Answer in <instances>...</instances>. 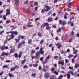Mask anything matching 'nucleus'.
<instances>
[{
    "label": "nucleus",
    "instance_id": "nucleus-13",
    "mask_svg": "<svg viewBox=\"0 0 79 79\" xmlns=\"http://www.w3.org/2000/svg\"><path fill=\"white\" fill-rule=\"evenodd\" d=\"M77 67H79V64L77 63L75 66V68H77Z\"/></svg>",
    "mask_w": 79,
    "mask_h": 79
},
{
    "label": "nucleus",
    "instance_id": "nucleus-64",
    "mask_svg": "<svg viewBox=\"0 0 79 79\" xmlns=\"http://www.w3.org/2000/svg\"><path fill=\"white\" fill-rule=\"evenodd\" d=\"M54 77L52 76V77H50V79H54Z\"/></svg>",
    "mask_w": 79,
    "mask_h": 79
},
{
    "label": "nucleus",
    "instance_id": "nucleus-24",
    "mask_svg": "<svg viewBox=\"0 0 79 79\" xmlns=\"http://www.w3.org/2000/svg\"><path fill=\"white\" fill-rule=\"evenodd\" d=\"M14 56L15 58H18V55L17 53H15V54H14Z\"/></svg>",
    "mask_w": 79,
    "mask_h": 79
},
{
    "label": "nucleus",
    "instance_id": "nucleus-50",
    "mask_svg": "<svg viewBox=\"0 0 79 79\" xmlns=\"http://www.w3.org/2000/svg\"><path fill=\"white\" fill-rule=\"evenodd\" d=\"M10 20H7L6 21V24H8V23H10Z\"/></svg>",
    "mask_w": 79,
    "mask_h": 79
},
{
    "label": "nucleus",
    "instance_id": "nucleus-5",
    "mask_svg": "<svg viewBox=\"0 0 79 79\" xmlns=\"http://www.w3.org/2000/svg\"><path fill=\"white\" fill-rule=\"evenodd\" d=\"M59 64L61 65L62 66H63L64 64V60H63L62 61H59L58 62Z\"/></svg>",
    "mask_w": 79,
    "mask_h": 79
},
{
    "label": "nucleus",
    "instance_id": "nucleus-60",
    "mask_svg": "<svg viewBox=\"0 0 79 79\" xmlns=\"http://www.w3.org/2000/svg\"><path fill=\"white\" fill-rule=\"evenodd\" d=\"M61 29L59 28L57 30V32H60V31H61Z\"/></svg>",
    "mask_w": 79,
    "mask_h": 79
},
{
    "label": "nucleus",
    "instance_id": "nucleus-9",
    "mask_svg": "<svg viewBox=\"0 0 79 79\" xmlns=\"http://www.w3.org/2000/svg\"><path fill=\"white\" fill-rule=\"evenodd\" d=\"M38 35L39 37H42V33L40 32H39L38 34Z\"/></svg>",
    "mask_w": 79,
    "mask_h": 79
},
{
    "label": "nucleus",
    "instance_id": "nucleus-36",
    "mask_svg": "<svg viewBox=\"0 0 79 79\" xmlns=\"http://www.w3.org/2000/svg\"><path fill=\"white\" fill-rule=\"evenodd\" d=\"M21 52H20L19 55H18V58H21Z\"/></svg>",
    "mask_w": 79,
    "mask_h": 79
},
{
    "label": "nucleus",
    "instance_id": "nucleus-41",
    "mask_svg": "<svg viewBox=\"0 0 79 79\" xmlns=\"http://www.w3.org/2000/svg\"><path fill=\"white\" fill-rule=\"evenodd\" d=\"M43 42H44V40L42 39L40 41V44H42V43H43Z\"/></svg>",
    "mask_w": 79,
    "mask_h": 79
},
{
    "label": "nucleus",
    "instance_id": "nucleus-62",
    "mask_svg": "<svg viewBox=\"0 0 79 79\" xmlns=\"http://www.w3.org/2000/svg\"><path fill=\"white\" fill-rule=\"evenodd\" d=\"M77 55H78L77 54H76V55L74 56V58L75 59V58H76V57L77 56Z\"/></svg>",
    "mask_w": 79,
    "mask_h": 79
},
{
    "label": "nucleus",
    "instance_id": "nucleus-47",
    "mask_svg": "<svg viewBox=\"0 0 79 79\" xmlns=\"http://www.w3.org/2000/svg\"><path fill=\"white\" fill-rule=\"evenodd\" d=\"M72 63H74V58H72Z\"/></svg>",
    "mask_w": 79,
    "mask_h": 79
},
{
    "label": "nucleus",
    "instance_id": "nucleus-37",
    "mask_svg": "<svg viewBox=\"0 0 79 79\" xmlns=\"http://www.w3.org/2000/svg\"><path fill=\"white\" fill-rule=\"evenodd\" d=\"M71 4V2H70L69 3V5L67 6L69 7V8H71V6H70V5Z\"/></svg>",
    "mask_w": 79,
    "mask_h": 79
},
{
    "label": "nucleus",
    "instance_id": "nucleus-53",
    "mask_svg": "<svg viewBox=\"0 0 79 79\" xmlns=\"http://www.w3.org/2000/svg\"><path fill=\"white\" fill-rule=\"evenodd\" d=\"M29 2V1H28V0H27L25 2H24V4H26L27 3Z\"/></svg>",
    "mask_w": 79,
    "mask_h": 79
},
{
    "label": "nucleus",
    "instance_id": "nucleus-21",
    "mask_svg": "<svg viewBox=\"0 0 79 79\" xmlns=\"http://www.w3.org/2000/svg\"><path fill=\"white\" fill-rule=\"evenodd\" d=\"M77 52H78V50H75L73 52V53L74 54H77Z\"/></svg>",
    "mask_w": 79,
    "mask_h": 79
},
{
    "label": "nucleus",
    "instance_id": "nucleus-32",
    "mask_svg": "<svg viewBox=\"0 0 79 79\" xmlns=\"http://www.w3.org/2000/svg\"><path fill=\"white\" fill-rule=\"evenodd\" d=\"M48 62V60H47L44 61V62L43 63V66H44V64H45V63H47Z\"/></svg>",
    "mask_w": 79,
    "mask_h": 79
},
{
    "label": "nucleus",
    "instance_id": "nucleus-54",
    "mask_svg": "<svg viewBox=\"0 0 79 79\" xmlns=\"http://www.w3.org/2000/svg\"><path fill=\"white\" fill-rule=\"evenodd\" d=\"M5 32V31L3 30L0 33V35H1L2 34H3V32Z\"/></svg>",
    "mask_w": 79,
    "mask_h": 79
},
{
    "label": "nucleus",
    "instance_id": "nucleus-2",
    "mask_svg": "<svg viewBox=\"0 0 79 79\" xmlns=\"http://www.w3.org/2000/svg\"><path fill=\"white\" fill-rule=\"evenodd\" d=\"M42 70L44 72H46L48 70V67L46 66H43Z\"/></svg>",
    "mask_w": 79,
    "mask_h": 79
},
{
    "label": "nucleus",
    "instance_id": "nucleus-26",
    "mask_svg": "<svg viewBox=\"0 0 79 79\" xmlns=\"http://www.w3.org/2000/svg\"><path fill=\"white\" fill-rule=\"evenodd\" d=\"M15 69V67H12L11 68L10 71H14Z\"/></svg>",
    "mask_w": 79,
    "mask_h": 79
},
{
    "label": "nucleus",
    "instance_id": "nucleus-30",
    "mask_svg": "<svg viewBox=\"0 0 79 79\" xmlns=\"http://www.w3.org/2000/svg\"><path fill=\"white\" fill-rule=\"evenodd\" d=\"M2 67L4 68H8V65H5L2 66Z\"/></svg>",
    "mask_w": 79,
    "mask_h": 79
},
{
    "label": "nucleus",
    "instance_id": "nucleus-38",
    "mask_svg": "<svg viewBox=\"0 0 79 79\" xmlns=\"http://www.w3.org/2000/svg\"><path fill=\"white\" fill-rule=\"evenodd\" d=\"M58 56H55L54 57V59H55L56 60H58Z\"/></svg>",
    "mask_w": 79,
    "mask_h": 79
},
{
    "label": "nucleus",
    "instance_id": "nucleus-34",
    "mask_svg": "<svg viewBox=\"0 0 79 79\" xmlns=\"http://www.w3.org/2000/svg\"><path fill=\"white\" fill-rule=\"evenodd\" d=\"M45 11H46V9H44L42 10L41 13L45 12Z\"/></svg>",
    "mask_w": 79,
    "mask_h": 79
},
{
    "label": "nucleus",
    "instance_id": "nucleus-52",
    "mask_svg": "<svg viewBox=\"0 0 79 79\" xmlns=\"http://www.w3.org/2000/svg\"><path fill=\"white\" fill-rule=\"evenodd\" d=\"M66 10L67 11H71V9H69V8H68Z\"/></svg>",
    "mask_w": 79,
    "mask_h": 79
},
{
    "label": "nucleus",
    "instance_id": "nucleus-12",
    "mask_svg": "<svg viewBox=\"0 0 79 79\" xmlns=\"http://www.w3.org/2000/svg\"><path fill=\"white\" fill-rule=\"evenodd\" d=\"M52 18H48V22H50V21H52Z\"/></svg>",
    "mask_w": 79,
    "mask_h": 79
},
{
    "label": "nucleus",
    "instance_id": "nucleus-40",
    "mask_svg": "<svg viewBox=\"0 0 79 79\" xmlns=\"http://www.w3.org/2000/svg\"><path fill=\"white\" fill-rule=\"evenodd\" d=\"M35 50H31V53L32 54H33V53H35Z\"/></svg>",
    "mask_w": 79,
    "mask_h": 79
},
{
    "label": "nucleus",
    "instance_id": "nucleus-16",
    "mask_svg": "<svg viewBox=\"0 0 79 79\" xmlns=\"http://www.w3.org/2000/svg\"><path fill=\"white\" fill-rule=\"evenodd\" d=\"M24 37V36H19L18 37V39H19L20 38L22 39H23Z\"/></svg>",
    "mask_w": 79,
    "mask_h": 79
},
{
    "label": "nucleus",
    "instance_id": "nucleus-51",
    "mask_svg": "<svg viewBox=\"0 0 79 79\" xmlns=\"http://www.w3.org/2000/svg\"><path fill=\"white\" fill-rule=\"evenodd\" d=\"M28 68V66L27 65H25L23 66V68Z\"/></svg>",
    "mask_w": 79,
    "mask_h": 79
},
{
    "label": "nucleus",
    "instance_id": "nucleus-59",
    "mask_svg": "<svg viewBox=\"0 0 79 79\" xmlns=\"http://www.w3.org/2000/svg\"><path fill=\"white\" fill-rule=\"evenodd\" d=\"M61 68L62 69H65V67H64V66H62L61 67Z\"/></svg>",
    "mask_w": 79,
    "mask_h": 79
},
{
    "label": "nucleus",
    "instance_id": "nucleus-49",
    "mask_svg": "<svg viewBox=\"0 0 79 79\" xmlns=\"http://www.w3.org/2000/svg\"><path fill=\"white\" fill-rule=\"evenodd\" d=\"M11 39H13V38H14V37H15V36H14V35L12 34L11 35Z\"/></svg>",
    "mask_w": 79,
    "mask_h": 79
},
{
    "label": "nucleus",
    "instance_id": "nucleus-11",
    "mask_svg": "<svg viewBox=\"0 0 79 79\" xmlns=\"http://www.w3.org/2000/svg\"><path fill=\"white\" fill-rule=\"evenodd\" d=\"M62 24L63 26H64L65 25H66V22L65 21H64L62 22Z\"/></svg>",
    "mask_w": 79,
    "mask_h": 79
},
{
    "label": "nucleus",
    "instance_id": "nucleus-20",
    "mask_svg": "<svg viewBox=\"0 0 79 79\" xmlns=\"http://www.w3.org/2000/svg\"><path fill=\"white\" fill-rule=\"evenodd\" d=\"M34 67H37L38 66V64H35L33 65Z\"/></svg>",
    "mask_w": 79,
    "mask_h": 79
},
{
    "label": "nucleus",
    "instance_id": "nucleus-46",
    "mask_svg": "<svg viewBox=\"0 0 79 79\" xmlns=\"http://www.w3.org/2000/svg\"><path fill=\"white\" fill-rule=\"evenodd\" d=\"M35 76H36V73L32 74L31 75V76H33L34 77H35Z\"/></svg>",
    "mask_w": 79,
    "mask_h": 79
},
{
    "label": "nucleus",
    "instance_id": "nucleus-10",
    "mask_svg": "<svg viewBox=\"0 0 79 79\" xmlns=\"http://www.w3.org/2000/svg\"><path fill=\"white\" fill-rule=\"evenodd\" d=\"M13 52H15V49L13 48V49H11L10 50V53H13Z\"/></svg>",
    "mask_w": 79,
    "mask_h": 79
},
{
    "label": "nucleus",
    "instance_id": "nucleus-55",
    "mask_svg": "<svg viewBox=\"0 0 79 79\" xmlns=\"http://www.w3.org/2000/svg\"><path fill=\"white\" fill-rule=\"evenodd\" d=\"M74 34V32H72L71 34H70V35H73Z\"/></svg>",
    "mask_w": 79,
    "mask_h": 79
},
{
    "label": "nucleus",
    "instance_id": "nucleus-31",
    "mask_svg": "<svg viewBox=\"0 0 79 79\" xmlns=\"http://www.w3.org/2000/svg\"><path fill=\"white\" fill-rule=\"evenodd\" d=\"M41 69H42V66H39L38 70H39V71H41Z\"/></svg>",
    "mask_w": 79,
    "mask_h": 79
},
{
    "label": "nucleus",
    "instance_id": "nucleus-61",
    "mask_svg": "<svg viewBox=\"0 0 79 79\" xmlns=\"http://www.w3.org/2000/svg\"><path fill=\"white\" fill-rule=\"evenodd\" d=\"M67 52H68V53H69V52H70V49H67Z\"/></svg>",
    "mask_w": 79,
    "mask_h": 79
},
{
    "label": "nucleus",
    "instance_id": "nucleus-56",
    "mask_svg": "<svg viewBox=\"0 0 79 79\" xmlns=\"http://www.w3.org/2000/svg\"><path fill=\"white\" fill-rule=\"evenodd\" d=\"M65 62L66 63H68V62H69L68 60L67 59H65Z\"/></svg>",
    "mask_w": 79,
    "mask_h": 79
},
{
    "label": "nucleus",
    "instance_id": "nucleus-3",
    "mask_svg": "<svg viewBox=\"0 0 79 79\" xmlns=\"http://www.w3.org/2000/svg\"><path fill=\"white\" fill-rule=\"evenodd\" d=\"M50 77V75L48 73H45L44 75V77H45V78L48 79V78H49Z\"/></svg>",
    "mask_w": 79,
    "mask_h": 79
},
{
    "label": "nucleus",
    "instance_id": "nucleus-25",
    "mask_svg": "<svg viewBox=\"0 0 79 79\" xmlns=\"http://www.w3.org/2000/svg\"><path fill=\"white\" fill-rule=\"evenodd\" d=\"M35 56L36 57V60L39 59V58H40V56L36 55Z\"/></svg>",
    "mask_w": 79,
    "mask_h": 79
},
{
    "label": "nucleus",
    "instance_id": "nucleus-39",
    "mask_svg": "<svg viewBox=\"0 0 79 79\" xmlns=\"http://www.w3.org/2000/svg\"><path fill=\"white\" fill-rule=\"evenodd\" d=\"M22 45V44L21 43H19V44L18 45V48H20V47Z\"/></svg>",
    "mask_w": 79,
    "mask_h": 79
},
{
    "label": "nucleus",
    "instance_id": "nucleus-44",
    "mask_svg": "<svg viewBox=\"0 0 79 79\" xmlns=\"http://www.w3.org/2000/svg\"><path fill=\"white\" fill-rule=\"evenodd\" d=\"M31 42H32V40H28V44H31Z\"/></svg>",
    "mask_w": 79,
    "mask_h": 79
},
{
    "label": "nucleus",
    "instance_id": "nucleus-27",
    "mask_svg": "<svg viewBox=\"0 0 79 79\" xmlns=\"http://www.w3.org/2000/svg\"><path fill=\"white\" fill-rule=\"evenodd\" d=\"M50 29H51V27L49 26L47 27L46 28V30H48V29L50 30Z\"/></svg>",
    "mask_w": 79,
    "mask_h": 79
},
{
    "label": "nucleus",
    "instance_id": "nucleus-45",
    "mask_svg": "<svg viewBox=\"0 0 79 79\" xmlns=\"http://www.w3.org/2000/svg\"><path fill=\"white\" fill-rule=\"evenodd\" d=\"M43 60H44V57H41L40 59V60L41 61H43Z\"/></svg>",
    "mask_w": 79,
    "mask_h": 79
},
{
    "label": "nucleus",
    "instance_id": "nucleus-58",
    "mask_svg": "<svg viewBox=\"0 0 79 79\" xmlns=\"http://www.w3.org/2000/svg\"><path fill=\"white\" fill-rule=\"evenodd\" d=\"M52 46H53V44H51L49 46V47H52Z\"/></svg>",
    "mask_w": 79,
    "mask_h": 79
},
{
    "label": "nucleus",
    "instance_id": "nucleus-15",
    "mask_svg": "<svg viewBox=\"0 0 79 79\" xmlns=\"http://www.w3.org/2000/svg\"><path fill=\"white\" fill-rule=\"evenodd\" d=\"M6 16H7V15H5L3 16V18L4 20H6Z\"/></svg>",
    "mask_w": 79,
    "mask_h": 79
},
{
    "label": "nucleus",
    "instance_id": "nucleus-29",
    "mask_svg": "<svg viewBox=\"0 0 79 79\" xmlns=\"http://www.w3.org/2000/svg\"><path fill=\"white\" fill-rule=\"evenodd\" d=\"M19 2V0H15V3L16 5H18V4Z\"/></svg>",
    "mask_w": 79,
    "mask_h": 79
},
{
    "label": "nucleus",
    "instance_id": "nucleus-63",
    "mask_svg": "<svg viewBox=\"0 0 79 79\" xmlns=\"http://www.w3.org/2000/svg\"><path fill=\"white\" fill-rule=\"evenodd\" d=\"M3 74V72H2L0 73V76H2Z\"/></svg>",
    "mask_w": 79,
    "mask_h": 79
},
{
    "label": "nucleus",
    "instance_id": "nucleus-22",
    "mask_svg": "<svg viewBox=\"0 0 79 79\" xmlns=\"http://www.w3.org/2000/svg\"><path fill=\"white\" fill-rule=\"evenodd\" d=\"M40 52L39 51H37V53H36V55H38L40 56Z\"/></svg>",
    "mask_w": 79,
    "mask_h": 79
},
{
    "label": "nucleus",
    "instance_id": "nucleus-42",
    "mask_svg": "<svg viewBox=\"0 0 79 79\" xmlns=\"http://www.w3.org/2000/svg\"><path fill=\"white\" fill-rule=\"evenodd\" d=\"M54 73L56 74V75H58V73L56 71H54Z\"/></svg>",
    "mask_w": 79,
    "mask_h": 79
},
{
    "label": "nucleus",
    "instance_id": "nucleus-33",
    "mask_svg": "<svg viewBox=\"0 0 79 79\" xmlns=\"http://www.w3.org/2000/svg\"><path fill=\"white\" fill-rule=\"evenodd\" d=\"M50 58V55L46 57V60H48V59H49V58Z\"/></svg>",
    "mask_w": 79,
    "mask_h": 79
},
{
    "label": "nucleus",
    "instance_id": "nucleus-57",
    "mask_svg": "<svg viewBox=\"0 0 79 79\" xmlns=\"http://www.w3.org/2000/svg\"><path fill=\"white\" fill-rule=\"evenodd\" d=\"M54 66L55 68H57V65H56V64H54Z\"/></svg>",
    "mask_w": 79,
    "mask_h": 79
},
{
    "label": "nucleus",
    "instance_id": "nucleus-19",
    "mask_svg": "<svg viewBox=\"0 0 79 79\" xmlns=\"http://www.w3.org/2000/svg\"><path fill=\"white\" fill-rule=\"evenodd\" d=\"M9 76L10 77H14V75H12V74L10 73L9 74Z\"/></svg>",
    "mask_w": 79,
    "mask_h": 79
},
{
    "label": "nucleus",
    "instance_id": "nucleus-17",
    "mask_svg": "<svg viewBox=\"0 0 79 79\" xmlns=\"http://www.w3.org/2000/svg\"><path fill=\"white\" fill-rule=\"evenodd\" d=\"M67 79H70V74L68 73L67 74Z\"/></svg>",
    "mask_w": 79,
    "mask_h": 79
},
{
    "label": "nucleus",
    "instance_id": "nucleus-6",
    "mask_svg": "<svg viewBox=\"0 0 79 79\" xmlns=\"http://www.w3.org/2000/svg\"><path fill=\"white\" fill-rule=\"evenodd\" d=\"M43 48H41L40 49V54L41 55H43L44 53V51H43Z\"/></svg>",
    "mask_w": 79,
    "mask_h": 79
},
{
    "label": "nucleus",
    "instance_id": "nucleus-7",
    "mask_svg": "<svg viewBox=\"0 0 79 79\" xmlns=\"http://www.w3.org/2000/svg\"><path fill=\"white\" fill-rule=\"evenodd\" d=\"M9 54L8 53H6L5 52H3L1 54V56H3L4 55L6 56H8Z\"/></svg>",
    "mask_w": 79,
    "mask_h": 79
},
{
    "label": "nucleus",
    "instance_id": "nucleus-1",
    "mask_svg": "<svg viewBox=\"0 0 79 79\" xmlns=\"http://www.w3.org/2000/svg\"><path fill=\"white\" fill-rule=\"evenodd\" d=\"M8 49V46L5 47L4 46H1L0 48V49L1 50H7Z\"/></svg>",
    "mask_w": 79,
    "mask_h": 79
},
{
    "label": "nucleus",
    "instance_id": "nucleus-35",
    "mask_svg": "<svg viewBox=\"0 0 79 79\" xmlns=\"http://www.w3.org/2000/svg\"><path fill=\"white\" fill-rule=\"evenodd\" d=\"M25 10L27 12H28V11H30V9H29V8L25 9Z\"/></svg>",
    "mask_w": 79,
    "mask_h": 79
},
{
    "label": "nucleus",
    "instance_id": "nucleus-48",
    "mask_svg": "<svg viewBox=\"0 0 79 79\" xmlns=\"http://www.w3.org/2000/svg\"><path fill=\"white\" fill-rule=\"evenodd\" d=\"M70 25L71 26H74V23L73 22L71 23Z\"/></svg>",
    "mask_w": 79,
    "mask_h": 79
},
{
    "label": "nucleus",
    "instance_id": "nucleus-14",
    "mask_svg": "<svg viewBox=\"0 0 79 79\" xmlns=\"http://www.w3.org/2000/svg\"><path fill=\"white\" fill-rule=\"evenodd\" d=\"M51 71L52 72V73H54L55 72V68L53 67L51 68Z\"/></svg>",
    "mask_w": 79,
    "mask_h": 79
},
{
    "label": "nucleus",
    "instance_id": "nucleus-18",
    "mask_svg": "<svg viewBox=\"0 0 79 79\" xmlns=\"http://www.w3.org/2000/svg\"><path fill=\"white\" fill-rule=\"evenodd\" d=\"M69 58H72V57H73V55L72 54L69 55V56H68Z\"/></svg>",
    "mask_w": 79,
    "mask_h": 79
},
{
    "label": "nucleus",
    "instance_id": "nucleus-28",
    "mask_svg": "<svg viewBox=\"0 0 79 79\" xmlns=\"http://www.w3.org/2000/svg\"><path fill=\"white\" fill-rule=\"evenodd\" d=\"M26 59H24V60H23L22 62V63H21V64H24V63H25V62H26Z\"/></svg>",
    "mask_w": 79,
    "mask_h": 79
},
{
    "label": "nucleus",
    "instance_id": "nucleus-4",
    "mask_svg": "<svg viewBox=\"0 0 79 79\" xmlns=\"http://www.w3.org/2000/svg\"><path fill=\"white\" fill-rule=\"evenodd\" d=\"M46 10L47 12V11H50V10H51V8H52V7H49V6H46Z\"/></svg>",
    "mask_w": 79,
    "mask_h": 79
},
{
    "label": "nucleus",
    "instance_id": "nucleus-8",
    "mask_svg": "<svg viewBox=\"0 0 79 79\" xmlns=\"http://www.w3.org/2000/svg\"><path fill=\"white\" fill-rule=\"evenodd\" d=\"M6 16H8V15H9V14H10V9H7L6 10Z\"/></svg>",
    "mask_w": 79,
    "mask_h": 79
},
{
    "label": "nucleus",
    "instance_id": "nucleus-23",
    "mask_svg": "<svg viewBox=\"0 0 79 79\" xmlns=\"http://www.w3.org/2000/svg\"><path fill=\"white\" fill-rule=\"evenodd\" d=\"M27 27H32L33 26V25H29L27 24V25L26 26Z\"/></svg>",
    "mask_w": 79,
    "mask_h": 79
},
{
    "label": "nucleus",
    "instance_id": "nucleus-43",
    "mask_svg": "<svg viewBox=\"0 0 79 79\" xmlns=\"http://www.w3.org/2000/svg\"><path fill=\"white\" fill-rule=\"evenodd\" d=\"M44 24H45V26H47V27H48V26H49V24H48V23H45Z\"/></svg>",
    "mask_w": 79,
    "mask_h": 79
}]
</instances>
